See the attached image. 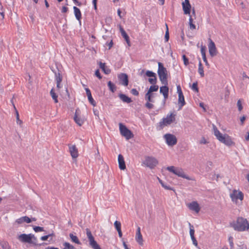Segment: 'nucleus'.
<instances>
[{
	"instance_id": "f257e3e1",
	"label": "nucleus",
	"mask_w": 249,
	"mask_h": 249,
	"mask_svg": "<svg viewBox=\"0 0 249 249\" xmlns=\"http://www.w3.org/2000/svg\"><path fill=\"white\" fill-rule=\"evenodd\" d=\"M230 226L236 231H244L249 229V222L246 218L239 216L235 221L231 222Z\"/></svg>"
},
{
	"instance_id": "f03ea898",
	"label": "nucleus",
	"mask_w": 249,
	"mask_h": 249,
	"mask_svg": "<svg viewBox=\"0 0 249 249\" xmlns=\"http://www.w3.org/2000/svg\"><path fill=\"white\" fill-rule=\"evenodd\" d=\"M158 74L161 83L163 85H168V72L161 62H158Z\"/></svg>"
},
{
	"instance_id": "7ed1b4c3",
	"label": "nucleus",
	"mask_w": 249,
	"mask_h": 249,
	"mask_svg": "<svg viewBox=\"0 0 249 249\" xmlns=\"http://www.w3.org/2000/svg\"><path fill=\"white\" fill-rule=\"evenodd\" d=\"M119 129L121 134L124 137L126 140H129L133 137L134 135L132 132L123 124H119Z\"/></svg>"
},
{
	"instance_id": "20e7f679",
	"label": "nucleus",
	"mask_w": 249,
	"mask_h": 249,
	"mask_svg": "<svg viewBox=\"0 0 249 249\" xmlns=\"http://www.w3.org/2000/svg\"><path fill=\"white\" fill-rule=\"evenodd\" d=\"M175 120V115L173 113H171L170 115H168L166 118H163L162 121L159 123V126L160 129L163 128L164 125L170 124Z\"/></svg>"
},
{
	"instance_id": "39448f33",
	"label": "nucleus",
	"mask_w": 249,
	"mask_h": 249,
	"mask_svg": "<svg viewBox=\"0 0 249 249\" xmlns=\"http://www.w3.org/2000/svg\"><path fill=\"white\" fill-rule=\"evenodd\" d=\"M143 163L150 169H153L158 164V160L154 157L147 156Z\"/></svg>"
},
{
	"instance_id": "423d86ee",
	"label": "nucleus",
	"mask_w": 249,
	"mask_h": 249,
	"mask_svg": "<svg viewBox=\"0 0 249 249\" xmlns=\"http://www.w3.org/2000/svg\"><path fill=\"white\" fill-rule=\"evenodd\" d=\"M31 234L22 233L18 237V239L22 243H27L29 244H33V245H36L37 243L36 242L31 241Z\"/></svg>"
},
{
	"instance_id": "0eeeda50",
	"label": "nucleus",
	"mask_w": 249,
	"mask_h": 249,
	"mask_svg": "<svg viewBox=\"0 0 249 249\" xmlns=\"http://www.w3.org/2000/svg\"><path fill=\"white\" fill-rule=\"evenodd\" d=\"M163 137L166 141V143L169 146L175 145L177 143V139L176 137L173 134L167 133L165 134Z\"/></svg>"
},
{
	"instance_id": "6e6552de",
	"label": "nucleus",
	"mask_w": 249,
	"mask_h": 249,
	"mask_svg": "<svg viewBox=\"0 0 249 249\" xmlns=\"http://www.w3.org/2000/svg\"><path fill=\"white\" fill-rule=\"evenodd\" d=\"M219 141L228 146H231L233 144L231 137L227 134L222 135L217 138Z\"/></svg>"
},
{
	"instance_id": "1a4fd4ad",
	"label": "nucleus",
	"mask_w": 249,
	"mask_h": 249,
	"mask_svg": "<svg viewBox=\"0 0 249 249\" xmlns=\"http://www.w3.org/2000/svg\"><path fill=\"white\" fill-rule=\"evenodd\" d=\"M118 78L120 83L124 86H127L129 83L128 75L124 73H121L118 75Z\"/></svg>"
},
{
	"instance_id": "9d476101",
	"label": "nucleus",
	"mask_w": 249,
	"mask_h": 249,
	"mask_svg": "<svg viewBox=\"0 0 249 249\" xmlns=\"http://www.w3.org/2000/svg\"><path fill=\"white\" fill-rule=\"evenodd\" d=\"M231 197L232 201L237 200V199L242 200L244 198V194L241 191L238 192L236 190H234L231 194Z\"/></svg>"
},
{
	"instance_id": "9b49d317",
	"label": "nucleus",
	"mask_w": 249,
	"mask_h": 249,
	"mask_svg": "<svg viewBox=\"0 0 249 249\" xmlns=\"http://www.w3.org/2000/svg\"><path fill=\"white\" fill-rule=\"evenodd\" d=\"M210 42L208 45L209 52L210 55L213 57L217 54V50L214 43L211 39Z\"/></svg>"
},
{
	"instance_id": "f8f14e48",
	"label": "nucleus",
	"mask_w": 249,
	"mask_h": 249,
	"mask_svg": "<svg viewBox=\"0 0 249 249\" xmlns=\"http://www.w3.org/2000/svg\"><path fill=\"white\" fill-rule=\"evenodd\" d=\"M182 8L184 14H190L191 12V5L189 0H184L182 3Z\"/></svg>"
},
{
	"instance_id": "ddd939ff",
	"label": "nucleus",
	"mask_w": 249,
	"mask_h": 249,
	"mask_svg": "<svg viewBox=\"0 0 249 249\" xmlns=\"http://www.w3.org/2000/svg\"><path fill=\"white\" fill-rule=\"evenodd\" d=\"M187 206L190 210L194 211L197 213L200 211V207L196 201H193L188 204Z\"/></svg>"
},
{
	"instance_id": "4468645a",
	"label": "nucleus",
	"mask_w": 249,
	"mask_h": 249,
	"mask_svg": "<svg viewBox=\"0 0 249 249\" xmlns=\"http://www.w3.org/2000/svg\"><path fill=\"white\" fill-rule=\"evenodd\" d=\"M174 174L183 178H185L189 180H191V178L189 176L185 174L184 171L181 168L177 167Z\"/></svg>"
},
{
	"instance_id": "2eb2a0df",
	"label": "nucleus",
	"mask_w": 249,
	"mask_h": 249,
	"mask_svg": "<svg viewBox=\"0 0 249 249\" xmlns=\"http://www.w3.org/2000/svg\"><path fill=\"white\" fill-rule=\"evenodd\" d=\"M36 219L35 218H32V219H30L29 217L27 216H22L18 219L16 220V222L20 224L22 223L23 222H25L27 223H30L32 222V221H36Z\"/></svg>"
},
{
	"instance_id": "dca6fc26",
	"label": "nucleus",
	"mask_w": 249,
	"mask_h": 249,
	"mask_svg": "<svg viewBox=\"0 0 249 249\" xmlns=\"http://www.w3.org/2000/svg\"><path fill=\"white\" fill-rule=\"evenodd\" d=\"M69 151L71 153V155L73 159L78 157V152L75 145H69Z\"/></svg>"
},
{
	"instance_id": "f3484780",
	"label": "nucleus",
	"mask_w": 249,
	"mask_h": 249,
	"mask_svg": "<svg viewBox=\"0 0 249 249\" xmlns=\"http://www.w3.org/2000/svg\"><path fill=\"white\" fill-rule=\"evenodd\" d=\"M119 167L121 170H124L126 168L125 161L122 155L119 154L118 157Z\"/></svg>"
},
{
	"instance_id": "a211bd4d",
	"label": "nucleus",
	"mask_w": 249,
	"mask_h": 249,
	"mask_svg": "<svg viewBox=\"0 0 249 249\" xmlns=\"http://www.w3.org/2000/svg\"><path fill=\"white\" fill-rule=\"evenodd\" d=\"M85 90L86 91V94L88 96V98L89 102L94 107L96 106V103L95 101L94 100L93 98L92 97L90 89L89 88H85Z\"/></svg>"
},
{
	"instance_id": "6ab92c4d",
	"label": "nucleus",
	"mask_w": 249,
	"mask_h": 249,
	"mask_svg": "<svg viewBox=\"0 0 249 249\" xmlns=\"http://www.w3.org/2000/svg\"><path fill=\"white\" fill-rule=\"evenodd\" d=\"M89 245L93 249H101L99 245L97 244L96 241L94 240V237L92 236L88 238Z\"/></svg>"
},
{
	"instance_id": "aec40b11",
	"label": "nucleus",
	"mask_w": 249,
	"mask_h": 249,
	"mask_svg": "<svg viewBox=\"0 0 249 249\" xmlns=\"http://www.w3.org/2000/svg\"><path fill=\"white\" fill-rule=\"evenodd\" d=\"M120 31L122 36L124 38L128 45L130 46V42L129 40V37L121 26H120Z\"/></svg>"
},
{
	"instance_id": "412c9836",
	"label": "nucleus",
	"mask_w": 249,
	"mask_h": 249,
	"mask_svg": "<svg viewBox=\"0 0 249 249\" xmlns=\"http://www.w3.org/2000/svg\"><path fill=\"white\" fill-rule=\"evenodd\" d=\"M206 48L205 46H201V53L202 56V59L204 61V62L205 63V65L208 66V68L210 67V65L207 61L206 56Z\"/></svg>"
},
{
	"instance_id": "4be33fe9",
	"label": "nucleus",
	"mask_w": 249,
	"mask_h": 249,
	"mask_svg": "<svg viewBox=\"0 0 249 249\" xmlns=\"http://www.w3.org/2000/svg\"><path fill=\"white\" fill-rule=\"evenodd\" d=\"M136 240L140 245H142L143 239L142 235L141 233V229L140 227L137 228Z\"/></svg>"
},
{
	"instance_id": "5701e85b",
	"label": "nucleus",
	"mask_w": 249,
	"mask_h": 249,
	"mask_svg": "<svg viewBox=\"0 0 249 249\" xmlns=\"http://www.w3.org/2000/svg\"><path fill=\"white\" fill-rule=\"evenodd\" d=\"M99 64L100 69H102L105 74H108L111 72V70L106 66V64L105 63L100 62Z\"/></svg>"
},
{
	"instance_id": "b1692460",
	"label": "nucleus",
	"mask_w": 249,
	"mask_h": 249,
	"mask_svg": "<svg viewBox=\"0 0 249 249\" xmlns=\"http://www.w3.org/2000/svg\"><path fill=\"white\" fill-rule=\"evenodd\" d=\"M118 96L120 98V99L124 103H126L128 104L132 102L131 99L124 94L120 93L118 95Z\"/></svg>"
},
{
	"instance_id": "393cba45",
	"label": "nucleus",
	"mask_w": 249,
	"mask_h": 249,
	"mask_svg": "<svg viewBox=\"0 0 249 249\" xmlns=\"http://www.w3.org/2000/svg\"><path fill=\"white\" fill-rule=\"evenodd\" d=\"M74 14L76 18L81 23V19L82 18L81 13L80 9L76 6L73 7Z\"/></svg>"
},
{
	"instance_id": "a878e982",
	"label": "nucleus",
	"mask_w": 249,
	"mask_h": 249,
	"mask_svg": "<svg viewBox=\"0 0 249 249\" xmlns=\"http://www.w3.org/2000/svg\"><path fill=\"white\" fill-rule=\"evenodd\" d=\"M53 71L55 74V79L56 83H61L62 80V76L60 74L59 70L57 69L56 70H53Z\"/></svg>"
},
{
	"instance_id": "bb28decb",
	"label": "nucleus",
	"mask_w": 249,
	"mask_h": 249,
	"mask_svg": "<svg viewBox=\"0 0 249 249\" xmlns=\"http://www.w3.org/2000/svg\"><path fill=\"white\" fill-rule=\"evenodd\" d=\"M79 111V109H77L75 111V113L74 117V120L75 122L79 126H81L83 123L84 121L81 119L80 117H78V111Z\"/></svg>"
},
{
	"instance_id": "cd10ccee",
	"label": "nucleus",
	"mask_w": 249,
	"mask_h": 249,
	"mask_svg": "<svg viewBox=\"0 0 249 249\" xmlns=\"http://www.w3.org/2000/svg\"><path fill=\"white\" fill-rule=\"evenodd\" d=\"M178 104H179V109H181L182 107L185 105V101L183 93H180V94H178Z\"/></svg>"
},
{
	"instance_id": "c85d7f7f",
	"label": "nucleus",
	"mask_w": 249,
	"mask_h": 249,
	"mask_svg": "<svg viewBox=\"0 0 249 249\" xmlns=\"http://www.w3.org/2000/svg\"><path fill=\"white\" fill-rule=\"evenodd\" d=\"M198 72L199 73V74L200 75L201 77H203L204 76L203 67L202 64L201 63L200 58H199Z\"/></svg>"
},
{
	"instance_id": "c756f323",
	"label": "nucleus",
	"mask_w": 249,
	"mask_h": 249,
	"mask_svg": "<svg viewBox=\"0 0 249 249\" xmlns=\"http://www.w3.org/2000/svg\"><path fill=\"white\" fill-rule=\"evenodd\" d=\"M69 236L72 242L77 244L78 245L81 244V243L76 235H73L72 233H70Z\"/></svg>"
},
{
	"instance_id": "7c9ffc66",
	"label": "nucleus",
	"mask_w": 249,
	"mask_h": 249,
	"mask_svg": "<svg viewBox=\"0 0 249 249\" xmlns=\"http://www.w3.org/2000/svg\"><path fill=\"white\" fill-rule=\"evenodd\" d=\"M107 86L109 88V89L112 92L114 93L116 90V89H117L116 86L111 81H109L107 82Z\"/></svg>"
},
{
	"instance_id": "2f4dec72",
	"label": "nucleus",
	"mask_w": 249,
	"mask_h": 249,
	"mask_svg": "<svg viewBox=\"0 0 249 249\" xmlns=\"http://www.w3.org/2000/svg\"><path fill=\"white\" fill-rule=\"evenodd\" d=\"M160 92L162 94L169 93V88L167 87V85H164V86L161 87L160 88Z\"/></svg>"
},
{
	"instance_id": "473e14b6",
	"label": "nucleus",
	"mask_w": 249,
	"mask_h": 249,
	"mask_svg": "<svg viewBox=\"0 0 249 249\" xmlns=\"http://www.w3.org/2000/svg\"><path fill=\"white\" fill-rule=\"evenodd\" d=\"M213 129L214 135L215 136L217 139L222 135V134L218 130L217 128L214 125H213Z\"/></svg>"
},
{
	"instance_id": "72a5a7b5",
	"label": "nucleus",
	"mask_w": 249,
	"mask_h": 249,
	"mask_svg": "<svg viewBox=\"0 0 249 249\" xmlns=\"http://www.w3.org/2000/svg\"><path fill=\"white\" fill-rule=\"evenodd\" d=\"M158 179H159V181L161 185V186L164 189H165L166 190H174L173 188L169 186H168V185L165 184L163 182V181L162 180H161L160 178H158Z\"/></svg>"
},
{
	"instance_id": "f704fd0d",
	"label": "nucleus",
	"mask_w": 249,
	"mask_h": 249,
	"mask_svg": "<svg viewBox=\"0 0 249 249\" xmlns=\"http://www.w3.org/2000/svg\"><path fill=\"white\" fill-rule=\"evenodd\" d=\"M50 94L52 97V98L54 100V102L55 103H57L58 102V100H57V95H56V94L54 92V91L53 90V89H52L51 91H50Z\"/></svg>"
},
{
	"instance_id": "c9c22d12",
	"label": "nucleus",
	"mask_w": 249,
	"mask_h": 249,
	"mask_svg": "<svg viewBox=\"0 0 249 249\" xmlns=\"http://www.w3.org/2000/svg\"><path fill=\"white\" fill-rule=\"evenodd\" d=\"M55 234L53 231H52L51 233H49L46 235L41 236L40 239L42 241L47 240L51 236H54Z\"/></svg>"
},
{
	"instance_id": "e433bc0d",
	"label": "nucleus",
	"mask_w": 249,
	"mask_h": 249,
	"mask_svg": "<svg viewBox=\"0 0 249 249\" xmlns=\"http://www.w3.org/2000/svg\"><path fill=\"white\" fill-rule=\"evenodd\" d=\"M14 108L16 110V120L18 124L21 125L22 124V121L19 119V116L18 112L17 109L16 108L15 106L14 105Z\"/></svg>"
},
{
	"instance_id": "4c0bfd02",
	"label": "nucleus",
	"mask_w": 249,
	"mask_h": 249,
	"mask_svg": "<svg viewBox=\"0 0 249 249\" xmlns=\"http://www.w3.org/2000/svg\"><path fill=\"white\" fill-rule=\"evenodd\" d=\"M189 226L190 228V235L191 236V238H193V237H195L194 234H195V230L194 229V227L193 225H191L190 223H189Z\"/></svg>"
},
{
	"instance_id": "58836bf2",
	"label": "nucleus",
	"mask_w": 249,
	"mask_h": 249,
	"mask_svg": "<svg viewBox=\"0 0 249 249\" xmlns=\"http://www.w3.org/2000/svg\"><path fill=\"white\" fill-rule=\"evenodd\" d=\"M64 248L63 249H74V246L68 242H65L63 244Z\"/></svg>"
},
{
	"instance_id": "ea45409f",
	"label": "nucleus",
	"mask_w": 249,
	"mask_h": 249,
	"mask_svg": "<svg viewBox=\"0 0 249 249\" xmlns=\"http://www.w3.org/2000/svg\"><path fill=\"white\" fill-rule=\"evenodd\" d=\"M145 75L150 78L156 76V74L150 71H147L145 72Z\"/></svg>"
},
{
	"instance_id": "a19ab883",
	"label": "nucleus",
	"mask_w": 249,
	"mask_h": 249,
	"mask_svg": "<svg viewBox=\"0 0 249 249\" xmlns=\"http://www.w3.org/2000/svg\"><path fill=\"white\" fill-rule=\"evenodd\" d=\"M166 30L165 32V36H164V39L165 42H168L169 39V30L168 28L167 24H166Z\"/></svg>"
},
{
	"instance_id": "79ce46f5",
	"label": "nucleus",
	"mask_w": 249,
	"mask_h": 249,
	"mask_svg": "<svg viewBox=\"0 0 249 249\" xmlns=\"http://www.w3.org/2000/svg\"><path fill=\"white\" fill-rule=\"evenodd\" d=\"M114 225L117 231H120V230H121V224L120 222L115 221Z\"/></svg>"
},
{
	"instance_id": "37998d69",
	"label": "nucleus",
	"mask_w": 249,
	"mask_h": 249,
	"mask_svg": "<svg viewBox=\"0 0 249 249\" xmlns=\"http://www.w3.org/2000/svg\"><path fill=\"white\" fill-rule=\"evenodd\" d=\"M193 19L191 16H190L189 18V25L190 28L192 30H194L196 29V25L193 23Z\"/></svg>"
},
{
	"instance_id": "c03bdc74",
	"label": "nucleus",
	"mask_w": 249,
	"mask_h": 249,
	"mask_svg": "<svg viewBox=\"0 0 249 249\" xmlns=\"http://www.w3.org/2000/svg\"><path fill=\"white\" fill-rule=\"evenodd\" d=\"M33 229L36 232L44 231L43 228L39 226H33Z\"/></svg>"
},
{
	"instance_id": "a18cd8bd",
	"label": "nucleus",
	"mask_w": 249,
	"mask_h": 249,
	"mask_svg": "<svg viewBox=\"0 0 249 249\" xmlns=\"http://www.w3.org/2000/svg\"><path fill=\"white\" fill-rule=\"evenodd\" d=\"M0 245L2 248V249H6L7 248H9V245L8 242L5 241H2L0 242Z\"/></svg>"
},
{
	"instance_id": "49530a36",
	"label": "nucleus",
	"mask_w": 249,
	"mask_h": 249,
	"mask_svg": "<svg viewBox=\"0 0 249 249\" xmlns=\"http://www.w3.org/2000/svg\"><path fill=\"white\" fill-rule=\"evenodd\" d=\"M153 78H149L148 79L149 82L152 85H155L157 82V77H153Z\"/></svg>"
},
{
	"instance_id": "de8ad7c7",
	"label": "nucleus",
	"mask_w": 249,
	"mask_h": 249,
	"mask_svg": "<svg viewBox=\"0 0 249 249\" xmlns=\"http://www.w3.org/2000/svg\"><path fill=\"white\" fill-rule=\"evenodd\" d=\"M159 89V86L156 85H153L151 86L149 89L152 91V92L154 91H157Z\"/></svg>"
},
{
	"instance_id": "09e8293b",
	"label": "nucleus",
	"mask_w": 249,
	"mask_h": 249,
	"mask_svg": "<svg viewBox=\"0 0 249 249\" xmlns=\"http://www.w3.org/2000/svg\"><path fill=\"white\" fill-rule=\"evenodd\" d=\"M182 57L183 63H184V65H185V66L188 65L189 64V60H188V58L186 57V56L185 54H183V55H182Z\"/></svg>"
},
{
	"instance_id": "8fccbe9b",
	"label": "nucleus",
	"mask_w": 249,
	"mask_h": 249,
	"mask_svg": "<svg viewBox=\"0 0 249 249\" xmlns=\"http://www.w3.org/2000/svg\"><path fill=\"white\" fill-rule=\"evenodd\" d=\"M176 168L177 167H175V166H168L167 168H166V169L169 171V172H172L173 173V174L175 173V172L176 171Z\"/></svg>"
},
{
	"instance_id": "3c124183",
	"label": "nucleus",
	"mask_w": 249,
	"mask_h": 249,
	"mask_svg": "<svg viewBox=\"0 0 249 249\" xmlns=\"http://www.w3.org/2000/svg\"><path fill=\"white\" fill-rule=\"evenodd\" d=\"M192 89L196 92H198V88L197 87V83L195 82L193 84Z\"/></svg>"
},
{
	"instance_id": "603ef678",
	"label": "nucleus",
	"mask_w": 249,
	"mask_h": 249,
	"mask_svg": "<svg viewBox=\"0 0 249 249\" xmlns=\"http://www.w3.org/2000/svg\"><path fill=\"white\" fill-rule=\"evenodd\" d=\"M153 95L145 96V100L148 102H154V100L152 99Z\"/></svg>"
},
{
	"instance_id": "864d4df0",
	"label": "nucleus",
	"mask_w": 249,
	"mask_h": 249,
	"mask_svg": "<svg viewBox=\"0 0 249 249\" xmlns=\"http://www.w3.org/2000/svg\"><path fill=\"white\" fill-rule=\"evenodd\" d=\"M228 240H229V244H230V247L231 249H232L233 248V246H234V244H233V238L232 236H230L229 237V239H228Z\"/></svg>"
},
{
	"instance_id": "5fc2aeb1",
	"label": "nucleus",
	"mask_w": 249,
	"mask_h": 249,
	"mask_svg": "<svg viewBox=\"0 0 249 249\" xmlns=\"http://www.w3.org/2000/svg\"><path fill=\"white\" fill-rule=\"evenodd\" d=\"M151 102H147L145 104V107L148 109H152L154 107V105L151 103Z\"/></svg>"
},
{
	"instance_id": "6e6d98bb",
	"label": "nucleus",
	"mask_w": 249,
	"mask_h": 249,
	"mask_svg": "<svg viewBox=\"0 0 249 249\" xmlns=\"http://www.w3.org/2000/svg\"><path fill=\"white\" fill-rule=\"evenodd\" d=\"M130 92L135 96H138L139 94V91L136 89H132L131 90Z\"/></svg>"
},
{
	"instance_id": "4d7b16f0",
	"label": "nucleus",
	"mask_w": 249,
	"mask_h": 249,
	"mask_svg": "<svg viewBox=\"0 0 249 249\" xmlns=\"http://www.w3.org/2000/svg\"><path fill=\"white\" fill-rule=\"evenodd\" d=\"M95 75L96 77H97L99 79H102V76L100 74V71L99 69H97L95 71Z\"/></svg>"
},
{
	"instance_id": "13d9d810",
	"label": "nucleus",
	"mask_w": 249,
	"mask_h": 249,
	"mask_svg": "<svg viewBox=\"0 0 249 249\" xmlns=\"http://www.w3.org/2000/svg\"><path fill=\"white\" fill-rule=\"evenodd\" d=\"M237 105L238 109L239 111H241L242 109H243V107H242V103H241L240 100H239L237 101Z\"/></svg>"
},
{
	"instance_id": "bf43d9fd",
	"label": "nucleus",
	"mask_w": 249,
	"mask_h": 249,
	"mask_svg": "<svg viewBox=\"0 0 249 249\" xmlns=\"http://www.w3.org/2000/svg\"><path fill=\"white\" fill-rule=\"evenodd\" d=\"M86 234H87L88 238L90 237L93 236L92 235L91 231H90V230L89 229L87 228L86 229Z\"/></svg>"
},
{
	"instance_id": "052dcab7",
	"label": "nucleus",
	"mask_w": 249,
	"mask_h": 249,
	"mask_svg": "<svg viewBox=\"0 0 249 249\" xmlns=\"http://www.w3.org/2000/svg\"><path fill=\"white\" fill-rule=\"evenodd\" d=\"M199 143L200 144H207L208 143V142H207V141L205 139V138L204 137H203L201 140L200 141V142Z\"/></svg>"
},
{
	"instance_id": "680f3d73",
	"label": "nucleus",
	"mask_w": 249,
	"mask_h": 249,
	"mask_svg": "<svg viewBox=\"0 0 249 249\" xmlns=\"http://www.w3.org/2000/svg\"><path fill=\"white\" fill-rule=\"evenodd\" d=\"M191 239L193 241V244L196 247L197 246L198 244L196 238L195 237H193V238H191Z\"/></svg>"
},
{
	"instance_id": "e2e57ef3",
	"label": "nucleus",
	"mask_w": 249,
	"mask_h": 249,
	"mask_svg": "<svg viewBox=\"0 0 249 249\" xmlns=\"http://www.w3.org/2000/svg\"><path fill=\"white\" fill-rule=\"evenodd\" d=\"M177 92L178 93V94H182L183 92L181 90V87L179 85H178L177 86Z\"/></svg>"
},
{
	"instance_id": "0e129e2a",
	"label": "nucleus",
	"mask_w": 249,
	"mask_h": 249,
	"mask_svg": "<svg viewBox=\"0 0 249 249\" xmlns=\"http://www.w3.org/2000/svg\"><path fill=\"white\" fill-rule=\"evenodd\" d=\"M97 0H92V3H93V5L94 6V9L95 10H97Z\"/></svg>"
},
{
	"instance_id": "69168bd1",
	"label": "nucleus",
	"mask_w": 249,
	"mask_h": 249,
	"mask_svg": "<svg viewBox=\"0 0 249 249\" xmlns=\"http://www.w3.org/2000/svg\"><path fill=\"white\" fill-rule=\"evenodd\" d=\"M31 241H35V242H36L37 243V238L33 234H31Z\"/></svg>"
},
{
	"instance_id": "338daca9",
	"label": "nucleus",
	"mask_w": 249,
	"mask_h": 249,
	"mask_svg": "<svg viewBox=\"0 0 249 249\" xmlns=\"http://www.w3.org/2000/svg\"><path fill=\"white\" fill-rule=\"evenodd\" d=\"M68 8L66 6H63L62 8L61 12L62 13H66L68 11Z\"/></svg>"
},
{
	"instance_id": "774afa93",
	"label": "nucleus",
	"mask_w": 249,
	"mask_h": 249,
	"mask_svg": "<svg viewBox=\"0 0 249 249\" xmlns=\"http://www.w3.org/2000/svg\"><path fill=\"white\" fill-rule=\"evenodd\" d=\"M73 2L77 5L80 6L82 5L81 2H79L77 0H73Z\"/></svg>"
}]
</instances>
